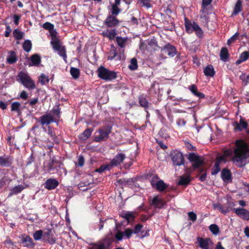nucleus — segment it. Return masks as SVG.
<instances>
[{
    "mask_svg": "<svg viewBox=\"0 0 249 249\" xmlns=\"http://www.w3.org/2000/svg\"><path fill=\"white\" fill-rule=\"evenodd\" d=\"M123 217L126 219L128 221L133 220L135 217V213L130 212H124L121 214Z\"/></svg>",
    "mask_w": 249,
    "mask_h": 249,
    "instance_id": "nucleus-32",
    "label": "nucleus"
},
{
    "mask_svg": "<svg viewBox=\"0 0 249 249\" xmlns=\"http://www.w3.org/2000/svg\"><path fill=\"white\" fill-rule=\"evenodd\" d=\"M113 240L114 238L112 234L111 233H108L104 239L102 243L99 246L98 249H106L110 245Z\"/></svg>",
    "mask_w": 249,
    "mask_h": 249,
    "instance_id": "nucleus-11",
    "label": "nucleus"
},
{
    "mask_svg": "<svg viewBox=\"0 0 249 249\" xmlns=\"http://www.w3.org/2000/svg\"><path fill=\"white\" fill-rule=\"evenodd\" d=\"M51 112L53 114V116L56 119H59L60 118V109L59 107L56 108H53Z\"/></svg>",
    "mask_w": 249,
    "mask_h": 249,
    "instance_id": "nucleus-46",
    "label": "nucleus"
},
{
    "mask_svg": "<svg viewBox=\"0 0 249 249\" xmlns=\"http://www.w3.org/2000/svg\"><path fill=\"white\" fill-rule=\"evenodd\" d=\"M22 243L25 247H31L33 245L32 240L28 236H23Z\"/></svg>",
    "mask_w": 249,
    "mask_h": 249,
    "instance_id": "nucleus-38",
    "label": "nucleus"
},
{
    "mask_svg": "<svg viewBox=\"0 0 249 249\" xmlns=\"http://www.w3.org/2000/svg\"><path fill=\"white\" fill-rule=\"evenodd\" d=\"M239 78L243 81L244 85H247L249 83V74L246 76L245 74H242Z\"/></svg>",
    "mask_w": 249,
    "mask_h": 249,
    "instance_id": "nucleus-52",
    "label": "nucleus"
},
{
    "mask_svg": "<svg viewBox=\"0 0 249 249\" xmlns=\"http://www.w3.org/2000/svg\"><path fill=\"white\" fill-rule=\"evenodd\" d=\"M138 2L141 4L142 6L145 7L147 8H151L152 6L151 0H138Z\"/></svg>",
    "mask_w": 249,
    "mask_h": 249,
    "instance_id": "nucleus-44",
    "label": "nucleus"
},
{
    "mask_svg": "<svg viewBox=\"0 0 249 249\" xmlns=\"http://www.w3.org/2000/svg\"><path fill=\"white\" fill-rule=\"evenodd\" d=\"M213 207L214 209H217L219 210V211L223 213H226L229 212L228 209H224L222 206L219 204H214Z\"/></svg>",
    "mask_w": 249,
    "mask_h": 249,
    "instance_id": "nucleus-54",
    "label": "nucleus"
},
{
    "mask_svg": "<svg viewBox=\"0 0 249 249\" xmlns=\"http://www.w3.org/2000/svg\"><path fill=\"white\" fill-rule=\"evenodd\" d=\"M167 187V185L162 180H159L156 182V184L154 188H156L159 191L161 192L164 190Z\"/></svg>",
    "mask_w": 249,
    "mask_h": 249,
    "instance_id": "nucleus-28",
    "label": "nucleus"
},
{
    "mask_svg": "<svg viewBox=\"0 0 249 249\" xmlns=\"http://www.w3.org/2000/svg\"><path fill=\"white\" fill-rule=\"evenodd\" d=\"M239 36V33H236L234 35L231 36L227 41V44L230 45L235 40H236L237 37Z\"/></svg>",
    "mask_w": 249,
    "mask_h": 249,
    "instance_id": "nucleus-56",
    "label": "nucleus"
},
{
    "mask_svg": "<svg viewBox=\"0 0 249 249\" xmlns=\"http://www.w3.org/2000/svg\"><path fill=\"white\" fill-rule=\"evenodd\" d=\"M13 35L16 40H20L23 37L24 33L18 29H16L14 30Z\"/></svg>",
    "mask_w": 249,
    "mask_h": 249,
    "instance_id": "nucleus-39",
    "label": "nucleus"
},
{
    "mask_svg": "<svg viewBox=\"0 0 249 249\" xmlns=\"http://www.w3.org/2000/svg\"><path fill=\"white\" fill-rule=\"evenodd\" d=\"M197 241L198 243L199 247L202 249H211L212 242L210 239L198 238Z\"/></svg>",
    "mask_w": 249,
    "mask_h": 249,
    "instance_id": "nucleus-12",
    "label": "nucleus"
},
{
    "mask_svg": "<svg viewBox=\"0 0 249 249\" xmlns=\"http://www.w3.org/2000/svg\"><path fill=\"white\" fill-rule=\"evenodd\" d=\"M31 63L29 64V66H38L41 61V57L38 54L35 53L30 56Z\"/></svg>",
    "mask_w": 249,
    "mask_h": 249,
    "instance_id": "nucleus-19",
    "label": "nucleus"
},
{
    "mask_svg": "<svg viewBox=\"0 0 249 249\" xmlns=\"http://www.w3.org/2000/svg\"><path fill=\"white\" fill-rule=\"evenodd\" d=\"M133 233V231L130 229L127 228V229H125V230L124 231V235L127 238H129Z\"/></svg>",
    "mask_w": 249,
    "mask_h": 249,
    "instance_id": "nucleus-59",
    "label": "nucleus"
},
{
    "mask_svg": "<svg viewBox=\"0 0 249 249\" xmlns=\"http://www.w3.org/2000/svg\"><path fill=\"white\" fill-rule=\"evenodd\" d=\"M39 122L42 125H49L52 123L56 122V119L50 113H46L39 118Z\"/></svg>",
    "mask_w": 249,
    "mask_h": 249,
    "instance_id": "nucleus-9",
    "label": "nucleus"
},
{
    "mask_svg": "<svg viewBox=\"0 0 249 249\" xmlns=\"http://www.w3.org/2000/svg\"><path fill=\"white\" fill-rule=\"evenodd\" d=\"M39 80L42 85H45L46 84L49 83V79L48 76L44 74H41V75L39 76Z\"/></svg>",
    "mask_w": 249,
    "mask_h": 249,
    "instance_id": "nucleus-47",
    "label": "nucleus"
},
{
    "mask_svg": "<svg viewBox=\"0 0 249 249\" xmlns=\"http://www.w3.org/2000/svg\"><path fill=\"white\" fill-rule=\"evenodd\" d=\"M240 59H241L244 62L246 61L249 58V52L245 51L241 53L239 56Z\"/></svg>",
    "mask_w": 249,
    "mask_h": 249,
    "instance_id": "nucleus-53",
    "label": "nucleus"
},
{
    "mask_svg": "<svg viewBox=\"0 0 249 249\" xmlns=\"http://www.w3.org/2000/svg\"><path fill=\"white\" fill-rule=\"evenodd\" d=\"M196 25H198L196 22L193 21L192 23L187 18H185V27L188 34H191L194 31Z\"/></svg>",
    "mask_w": 249,
    "mask_h": 249,
    "instance_id": "nucleus-15",
    "label": "nucleus"
},
{
    "mask_svg": "<svg viewBox=\"0 0 249 249\" xmlns=\"http://www.w3.org/2000/svg\"><path fill=\"white\" fill-rule=\"evenodd\" d=\"M117 55V52L115 49L111 50L109 53L108 59L110 60L114 59Z\"/></svg>",
    "mask_w": 249,
    "mask_h": 249,
    "instance_id": "nucleus-58",
    "label": "nucleus"
},
{
    "mask_svg": "<svg viewBox=\"0 0 249 249\" xmlns=\"http://www.w3.org/2000/svg\"><path fill=\"white\" fill-rule=\"evenodd\" d=\"M127 38H123L121 36H117L116 38V41L118 45L121 48H124L125 46V43Z\"/></svg>",
    "mask_w": 249,
    "mask_h": 249,
    "instance_id": "nucleus-41",
    "label": "nucleus"
},
{
    "mask_svg": "<svg viewBox=\"0 0 249 249\" xmlns=\"http://www.w3.org/2000/svg\"><path fill=\"white\" fill-rule=\"evenodd\" d=\"M48 134L52 138V140L54 142H57L56 140L57 137L52 128L50 126L48 127Z\"/></svg>",
    "mask_w": 249,
    "mask_h": 249,
    "instance_id": "nucleus-49",
    "label": "nucleus"
},
{
    "mask_svg": "<svg viewBox=\"0 0 249 249\" xmlns=\"http://www.w3.org/2000/svg\"><path fill=\"white\" fill-rule=\"evenodd\" d=\"M124 236V233L121 231H118L115 235V238L118 241L122 240L123 236Z\"/></svg>",
    "mask_w": 249,
    "mask_h": 249,
    "instance_id": "nucleus-64",
    "label": "nucleus"
},
{
    "mask_svg": "<svg viewBox=\"0 0 249 249\" xmlns=\"http://www.w3.org/2000/svg\"><path fill=\"white\" fill-rule=\"evenodd\" d=\"M32 47V44L31 40L27 39L24 41L22 45V48L26 52H29Z\"/></svg>",
    "mask_w": 249,
    "mask_h": 249,
    "instance_id": "nucleus-36",
    "label": "nucleus"
},
{
    "mask_svg": "<svg viewBox=\"0 0 249 249\" xmlns=\"http://www.w3.org/2000/svg\"><path fill=\"white\" fill-rule=\"evenodd\" d=\"M59 184L58 181L54 178L47 179L45 183V187L48 190L55 189Z\"/></svg>",
    "mask_w": 249,
    "mask_h": 249,
    "instance_id": "nucleus-17",
    "label": "nucleus"
},
{
    "mask_svg": "<svg viewBox=\"0 0 249 249\" xmlns=\"http://www.w3.org/2000/svg\"><path fill=\"white\" fill-rule=\"evenodd\" d=\"M38 102V98H35L33 99L28 101V103L30 106L34 107V105H35Z\"/></svg>",
    "mask_w": 249,
    "mask_h": 249,
    "instance_id": "nucleus-63",
    "label": "nucleus"
},
{
    "mask_svg": "<svg viewBox=\"0 0 249 249\" xmlns=\"http://www.w3.org/2000/svg\"><path fill=\"white\" fill-rule=\"evenodd\" d=\"M228 161L226 157H217L214 163V166L212 169L211 174L216 175L220 171L221 167Z\"/></svg>",
    "mask_w": 249,
    "mask_h": 249,
    "instance_id": "nucleus-7",
    "label": "nucleus"
},
{
    "mask_svg": "<svg viewBox=\"0 0 249 249\" xmlns=\"http://www.w3.org/2000/svg\"><path fill=\"white\" fill-rule=\"evenodd\" d=\"M42 231L41 230H38L36 231L33 234V237L35 240H38L41 239L42 236Z\"/></svg>",
    "mask_w": 249,
    "mask_h": 249,
    "instance_id": "nucleus-55",
    "label": "nucleus"
},
{
    "mask_svg": "<svg viewBox=\"0 0 249 249\" xmlns=\"http://www.w3.org/2000/svg\"><path fill=\"white\" fill-rule=\"evenodd\" d=\"M42 27L49 31H51L54 29V25L49 22H46L44 23Z\"/></svg>",
    "mask_w": 249,
    "mask_h": 249,
    "instance_id": "nucleus-51",
    "label": "nucleus"
},
{
    "mask_svg": "<svg viewBox=\"0 0 249 249\" xmlns=\"http://www.w3.org/2000/svg\"><path fill=\"white\" fill-rule=\"evenodd\" d=\"M164 202L158 196H155L152 202V205H154L155 207L161 208L164 206Z\"/></svg>",
    "mask_w": 249,
    "mask_h": 249,
    "instance_id": "nucleus-26",
    "label": "nucleus"
},
{
    "mask_svg": "<svg viewBox=\"0 0 249 249\" xmlns=\"http://www.w3.org/2000/svg\"><path fill=\"white\" fill-rule=\"evenodd\" d=\"M221 178L224 181H227L231 179V175L229 170L224 169L221 172Z\"/></svg>",
    "mask_w": 249,
    "mask_h": 249,
    "instance_id": "nucleus-33",
    "label": "nucleus"
},
{
    "mask_svg": "<svg viewBox=\"0 0 249 249\" xmlns=\"http://www.w3.org/2000/svg\"><path fill=\"white\" fill-rule=\"evenodd\" d=\"M235 213L240 218L246 220H249V211L243 208L233 209Z\"/></svg>",
    "mask_w": 249,
    "mask_h": 249,
    "instance_id": "nucleus-13",
    "label": "nucleus"
},
{
    "mask_svg": "<svg viewBox=\"0 0 249 249\" xmlns=\"http://www.w3.org/2000/svg\"><path fill=\"white\" fill-rule=\"evenodd\" d=\"M209 229L212 233L214 235H217L219 232V228L216 224H211L209 226Z\"/></svg>",
    "mask_w": 249,
    "mask_h": 249,
    "instance_id": "nucleus-45",
    "label": "nucleus"
},
{
    "mask_svg": "<svg viewBox=\"0 0 249 249\" xmlns=\"http://www.w3.org/2000/svg\"><path fill=\"white\" fill-rule=\"evenodd\" d=\"M247 157H233L232 160L233 163L238 167H242L246 163Z\"/></svg>",
    "mask_w": 249,
    "mask_h": 249,
    "instance_id": "nucleus-21",
    "label": "nucleus"
},
{
    "mask_svg": "<svg viewBox=\"0 0 249 249\" xmlns=\"http://www.w3.org/2000/svg\"><path fill=\"white\" fill-rule=\"evenodd\" d=\"M93 129L92 128H87L79 137V139L82 141L87 140L91 135Z\"/></svg>",
    "mask_w": 249,
    "mask_h": 249,
    "instance_id": "nucleus-23",
    "label": "nucleus"
},
{
    "mask_svg": "<svg viewBox=\"0 0 249 249\" xmlns=\"http://www.w3.org/2000/svg\"><path fill=\"white\" fill-rule=\"evenodd\" d=\"M21 104L18 102H14L11 105V111L16 112L18 115L21 113L20 108Z\"/></svg>",
    "mask_w": 249,
    "mask_h": 249,
    "instance_id": "nucleus-30",
    "label": "nucleus"
},
{
    "mask_svg": "<svg viewBox=\"0 0 249 249\" xmlns=\"http://www.w3.org/2000/svg\"><path fill=\"white\" fill-rule=\"evenodd\" d=\"M139 103L140 106L143 107L144 109H147L149 107V102L145 97L141 96L139 98Z\"/></svg>",
    "mask_w": 249,
    "mask_h": 249,
    "instance_id": "nucleus-31",
    "label": "nucleus"
},
{
    "mask_svg": "<svg viewBox=\"0 0 249 249\" xmlns=\"http://www.w3.org/2000/svg\"><path fill=\"white\" fill-rule=\"evenodd\" d=\"M190 181L191 178L190 176H182L180 177V179L178 181V184L181 185H186L189 183Z\"/></svg>",
    "mask_w": 249,
    "mask_h": 249,
    "instance_id": "nucleus-29",
    "label": "nucleus"
},
{
    "mask_svg": "<svg viewBox=\"0 0 249 249\" xmlns=\"http://www.w3.org/2000/svg\"><path fill=\"white\" fill-rule=\"evenodd\" d=\"M188 158L192 166L195 168H197L203 163V160L200 157H188Z\"/></svg>",
    "mask_w": 249,
    "mask_h": 249,
    "instance_id": "nucleus-18",
    "label": "nucleus"
},
{
    "mask_svg": "<svg viewBox=\"0 0 249 249\" xmlns=\"http://www.w3.org/2000/svg\"><path fill=\"white\" fill-rule=\"evenodd\" d=\"M70 73L73 79H77L79 77L80 72L78 69L71 67L70 69Z\"/></svg>",
    "mask_w": 249,
    "mask_h": 249,
    "instance_id": "nucleus-37",
    "label": "nucleus"
},
{
    "mask_svg": "<svg viewBox=\"0 0 249 249\" xmlns=\"http://www.w3.org/2000/svg\"><path fill=\"white\" fill-rule=\"evenodd\" d=\"M120 21L115 16L109 15L104 21V24L108 28H115L118 26Z\"/></svg>",
    "mask_w": 249,
    "mask_h": 249,
    "instance_id": "nucleus-8",
    "label": "nucleus"
},
{
    "mask_svg": "<svg viewBox=\"0 0 249 249\" xmlns=\"http://www.w3.org/2000/svg\"><path fill=\"white\" fill-rule=\"evenodd\" d=\"M242 10V3L240 0H238L236 2L234 8L232 15H236L240 13Z\"/></svg>",
    "mask_w": 249,
    "mask_h": 249,
    "instance_id": "nucleus-42",
    "label": "nucleus"
},
{
    "mask_svg": "<svg viewBox=\"0 0 249 249\" xmlns=\"http://www.w3.org/2000/svg\"><path fill=\"white\" fill-rule=\"evenodd\" d=\"M11 164V160L7 157H0V166H7Z\"/></svg>",
    "mask_w": 249,
    "mask_h": 249,
    "instance_id": "nucleus-34",
    "label": "nucleus"
},
{
    "mask_svg": "<svg viewBox=\"0 0 249 249\" xmlns=\"http://www.w3.org/2000/svg\"><path fill=\"white\" fill-rule=\"evenodd\" d=\"M173 164L176 166H179L183 164V157H172Z\"/></svg>",
    "mask_w": 249,
    "mask_h": 249,
    "instance_id": "nucleus-35",
    "label": "nucleus"
},
{
    "mask_svg": "<svg viewBox=\"0 0 249 249\" xmlns=\"http://www.w3.org/2000/svg\"><path fill=\"white\" fill-rule=\"evenodd\" d=\"M110 169V165L107 164L101 165L98 169H96V171L99 173H102L106 170H109Z\"/></svg>",
    "mask_w": 249,
    "mask_h": 249,
    "instance_id": "nucleus-50",
    "label": "nucleus"
},
{
    "mask_svg": "<svg viewBox=\"0 0 249 249\" xmlns=\"http://www.w3.org/2000/svg\"><path fill=\"white\" fill-rule=\"evenodd\" d=\"M229 56L230 54L228 49L226 47L222 48L220 53V59L224 62H227Z\"/></svg>",
    "mask_w": 249,
    "mask_h": 249,
    "instance_id": "nucleus-22",
    "label": "nucleus"
},
{
    "mask_svg": "<svg viewBox=\"0 0 249 249\" xmlns=\"http://www.w3.org/2000/svg\"><path fill=\"white\" fill-rule=\"evenodd\" d=\"M110 13L112 16H118L121 12L122 10L118 6L114 5L111 3Z\"/></svg>",
    "mask_w": 249,
    "mask_h": 249,
    "instance_id": "nucleus-40",
    "label": "nucleus"
},
{
    "mask_svg": "<svg viewBox=\"0 0 249 249\" xmlns=\"http://www.w3.org/2000/svg\"><path fill=\"white\" fill-rule=\"evenodd\" d=\"M9 55L6 58L7 63L9 64H13L17 62L18 57L16 53L14 51H10L8 52Z\"/></svg>",
    "mask_w": 249,
    "mask_h": 249,
    "instance_id": "nucleus-20",
    "label": "nucleus"
},
{
    "mask_svg": "<svg viewBox=\"0 0 249 249\" xmlns=\"http://www.w3.org/2000/svg\"><path fill=\"white\" fill-rule=\"evenodd\" d=\"M176 122L178 126H183L186 124V121L183 118H178Z\"/></svg>",
    "mask_w": 249,
    "mask_h": 249,
    "instance_id": "nucleus-62",
    "label": "nucleus"
},
{
    "mask_svg": "<svg viewBox=\"0 0 249 249\" xmlns=\"http://www.w3.org/2000/svg\"><path fill=\"white\" fill-rule=\"evenodd\" d=\"M204 73L207 77H213L215 74V71L212 65H208L204 69Z\"/></svg>",
    "mask_w": 249,
    "mask_h": 249,
    "instance_id": "nucleus-24",
    "label": "nucleus"
},
{
    "mask_svg": "<svg viewBox=\"0 0 249 249\" xmlns=\"http://www.w3.org/2000/svg\"><path fill=\"white\" fill-rule=\"evenodd\" d=\"M194 31L196 35L199 38H202L203 36V32L199 25H196Z\"/></svg>",
    "mask_w": 249,
    "mask_h": 249,
    "instance_id": "nucleus-48",
    "label": "nucleus"
},
{
    "mask_svg": "<svg viewBox=\"0 0 249 249\" xmlns=\"http://www.w3.org/2000/svg\"><path fill=\"white\" fill-rule=\"evenodd\" d=\"M101 35L104 37L108 38L110 40H113L117 35V30L115 28L111 29L110 30L107 29V30L103 31Z\"/></svg>",
    "mask_w": 249,
    "mask_h": 249,
    "instance_id": "nucleus-16",
    "label": "nucleus"
},
{
    "mask_svg": "<svg viewBox=\"0 0 249 249\" xmlns=\"http://www.w3.org/2000/svg\"><path fill=\"white\" fill-rule=\"evenodd\" d=\"M25 188V187L22 185H17L10 189L9 196L19 194Z\"/></svg>",
    "mask_w": 249,
    "mask_h": 249,
    "instance_id": "nucleus-25",
    "label": "nucleus"
},
{
    "mask_svg": "<svg viewBox=\"0 0 249 249\" xmlns=\"http://www.w3.org/2000/svg\"><path fill=\"white\" fill-rule=\"evenodd\" d=\"M112 127L111 126L108 125H103L96 131V133L98 134H96L94 136V141L96 142H101L106 141L108 139Z\"/></svg>",
    "mask_w": 249,
    "mask_h": 249,
    "instance_id": "nucleus-4",
    "label": "nucleus"
},
{
    "mask_svg": "<svg viewBox=\"0 0 249 249\" xmlns=\"http://www.w3.org/2000/svg\"><path fill=\"white\" fill-rule=\"evenodd\" d=\"M185 145L187 149L189 151H193L196 150V147L193 146L192 144L189 142H185Z\"/></svg>",
    "mask_w": 249,
    "mask_h": 249,
    "instance_id": "nucleus-61",
    "label": "nucleus"
},
{
    "mask_svg": "<svg viewBox=\"0 0 249 249\" xmlns=\"http://www.w3.org/2000/svg\"><path fill=\"white\" fill-rule=\"evenodd\" d=\"M128 68L131 71H134L138 68L137 60L136 58H133L131 59L130 64Z\"/></svg>",
    "mask_w": 249,
    "mask_h": 249,
    "instance_id": "nucleus-43",
    "label": "nucleus"
},
{
    "mask_svg": "<svg viewBox=\"0 0 249 249\" xmlns=\"http://www.w3.org/2000/svg\"><path fill=\"white\" fill-rule=\"evenodd\" d=\"M188 89L194 96L197 97L199 99L205 98V94L198 90L197 87L196 85H191L189 86Z\"/></svg>",
    "mask_w": 249,
    "mask_h": 249,
    "instance_id": "nucleus-14",
    "label": "nucleus"
},
{
    "mask_svg": "<svg viewBox=\"0 0 249 249\" xmlns=\"http://www.w3.org/2000/svg\"><path fill=\"white\" fill-rule=\"evenodd\" d=\"M53 50L57 53V54L62 57L64 61L67 63V55L66 48L62 45V42L59 39L54 40H51L50 42Z\"/></svg>",
    "mask_w": 249,
    "mask_h": 249,
    "instance_id": "nucleus-5",
    "label": "nucleus"
},
{
    "mask_svg": "<svg viewBox=\"0 0 249 249\" xmlns=\"http://www.w3.org/2000/svg\"><path fill=\"white\" fill-rule=\"evenodd\" d=\"M98 76L106 81H111L117 77V73L104 66L99 67L97 70Z\"/></svg>",
    "mask_w": 249,
    "mask_h": 249,
    "instance_id": "nucleus-1",
    "label": "nucleus"
},
{
    "mask_svg": "<svg viewBox=\"0 0 249 249\" xmlns=\"http://www.w3.org/2000/svg\"><path fill=\"white\" fill-rule=\"evenodd\" d=\"M233 126L235 132L242 131L243 130L248 128V124L245 121V119L241 116L239 122H234L233 123Z\"/></svg>",
    "mask_w": 249,
    "mask_h": 249,
    "instance_id": "nucleus-10",
    "label": "nucleus"
},
{
    "mask_svg": "<svg viewBox=\"0 0 249 249\" xmlns=\"http://www.w3.org/2000/svg\"><path fill=\"white\" fill-rule=\"evenodd\" d=\"M236 148L233 156H249V147L243 140H237L235 142Z\"/></svg>",
    "mask_w": 249,
    "mask_h": 249,
    "instance_id": "nucleus-3",
    "label": "nucleus"
},
{
    "mask_svg": "<svg viewBox=\"0 0 249 249\" xmlns=\"http://www.w3.org/2000/svg\"><path fill=\"white\" fill-rule=\"evenodd\" d=\"M17 80L20 82L25 88L29 89H33L36 88L34 81L25 72L20 71L17 76Z\"/></svg>",
    "mask_w": 249,
    "mask_h": 249,
    "instance_id": "nucleus-2",
    "label": "nucleus"
},
{
    "mask_svg": "<svg viewBox=\"0 0 249 249\" xmlns=\"http://www.w3.org/2000/svg\"><path fill=\"white\" fill-rule=\"evenodd\" d=\"M142 227H143V226L141 224L136 225L134 227V230L133 231V233H134V234L139 233L141 231Z\"/></svg>",
    "mask_w": 249,
    "mask_h": 249,
    "instance_id": "nucleus-60",
    "label": "nucleus"
},
{
    "mask_svg": "<svg viewBox=\"0 0 249 249\" xmlns=\"http://www.w3.org/2000/svg\"><path fill=\"white\" fill-rule=\"evenodd\" d=\"M159 49L160 50V57L162 59L173 57L177 53L176 48L169 43L162 47H159Z\"/></svg>",
    "mask_w": 249,
    "mask_h": 249,
    "instance_id": "nucleus-6",
    "label": "nucleus"
},
{
    "mask_svg": "<svg viewBox=\"0 0 249 249\" xmlns=\"http://www.w3.org/2000/svg\"><path fill=\"white\" fill-rule=\"evenodd\" d=\"M127 157H115L111 161L110 168L117 166L126 159Z\"/></svg>",
    "mask_w": 249,
    "mask_h": 249,
    "instance_id": "nucleus-27",
    "label": "nucleus"
},
{
    "mask_svg": "<svg viewBox=\"0 0 249 249\" xmlns=\"http://www.w3.org/2000/svg\"><path fill=\"white\" fill-rule=\"evenodd\" d=\"M212 1L213 0H202L201 8L203 10L206 9L207 7L211 3Z\"/></svg>",
    "mask_w": 249,
    "mask_h": 249,
    "instance_id": "nucleus-57",
    "label": "nucleus"
}]
</instances>
